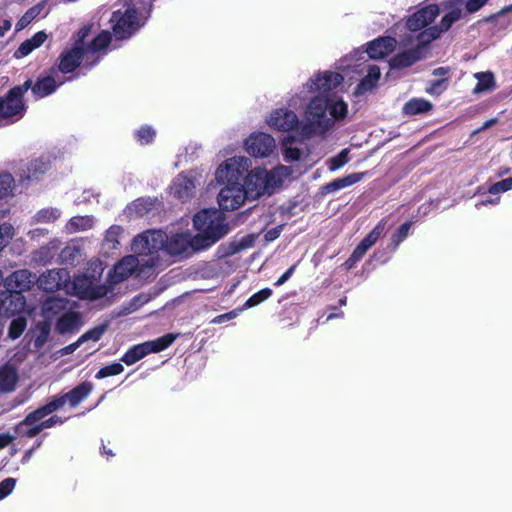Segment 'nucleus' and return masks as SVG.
Returning a JSON list of instances; mask_svg holds the SVG:
<instances>
[{"mask_svg": "<svg viewBox=\"0 0 512 512\" xmlns=\"http://www.w3.org/2000/svg\"><path fill=\"white\" fill-rule=\"evenodd\" d=\"M54 73L38 77L33 83L27 79L23 84L12 87L4 96H0V127L10 125L22 119L27 112L25 93L31 89L35 99H42L53 94L63 82H56Z\"/></svg>", "mask_w": 512, "mask_h": 512, "instance_id": "nucleus-1", "label": "nucleus"}, {"mask_svg": "<svg viewBox=\"0 0 512 512\" xmlns=\"http://www.w3.org/2000/svg\"><path fill=\"white\" fill-rule=\"evenodd\" d=\"M151 10L152 0H130L124 10L114 11L110 22L116 39H130L145 25Z\"/></svg>", "mask_w": 512, "mask_h": 512, "instance_id": "nucleus-2", "label": "nucleus"}, {"mask_svg": "<svg viewBox=\"0 0 512 512\" xmlns=\"http://www.w3.org/2000/svg\"><path fill=\"white\" fill-rule=\"evenodd\" d=\"M243 158H229L224 161L216 170L218 180L230 182L241 174ZM247 198V192L239 183H229L223 187L218 194V204L222 210L233 211L238 209Z\"/></svg>", "mask_w": 512, "mask_h": 512, "instance_id": "nucleus-3", "label": "nucleus"}, {"mask_svg": "<svg viewBox=\"0 0 512 512\" xmlns=\"http://www.w3.org/2000/svg\"><path fill=\"white\" fill-rule=\"evenodd\" d=\"M193 224L200 232L192 240L195 249L209 247L229 232L228 224L216 211L205 209L197 212L194 215Z\"/></svg>", "mask_w": 512, "mask_h": 512, "instance_id": "nucleus-4", "label": "nucleus"}, {"mask_svg": "<svg viewBox=\"0 0 512 512\" xmlns=\"http://www.w3.org/2000/svg\"><path fill=\"white\" fill-rule=\"evenodd\" d=\"M167 236L156 230H147L136 236L132 241V250L139 256L152 255L165 246Z\"/></svg>", "mask_w": 512, "mask_h": 512, "instance_id": "nucleus-5", "label": "nucleus"}, {"mask_svg": "<svg viewBox=\"0 0 512 512\" xmlns=\"http://www.w3.org/2000/svg\"><path fill=\"white\" fill-rule=\"evenodd\" d=\"M85 56V48L81 45H73L64 49L58 56L57 65L52 66L49 71H59L63 74L73 73L82 64Z\"/></svg>", "mask_w": 512, "mask_h": 512, "instance_id": "nucleus-6", "label": "nucleus"}, {"mask_svg": "<svg viewBox=\"0 0 512 512\" xmlns=\"http://www.w3.org/2000/svg\"><path fill=\"white\" fill-rule=\"evenodd\" d=\"M329 107V97L327 95H317L313 97L306 110L307 119L317 121L324 131H329L333 127V120L327 117Z\"/></svg>", "mask_w": 512, "mask_h": 512, "instance_id": "nucleus-7", "label": "nucleus"}, {"mask_svg": "<svg viewBox=\"0 0 512 512\" xmlns=\"http://www.w3.org/2000/svg\"><path fill=\"white\" fill-rule=\"evenodd\" d=\"M276 147L274 138L264 132L251 134L245 140V149L252 157H268Z\"/></svg>", "mask_w": 512, "mask_h": 512, "instance_id": "nucleus-8", "label": "nucleus"}, {"mask_svg": "<svg viewBox=\"0 0 512 512\" xmlns=\"http://www.w3.org/2000/svg\"><path fill=\"white\" fill-rule=\"evenodd\" d=\"M344 81L342 74L338 72L325 71L318 73L314 79L307 82V89L309 92H319V95H327L328 93Z\"/></svg>", "mask_w": 512, "mask_h": 512, "instance_id": "nucleus-9", "label": "nucleus"}, {"mask_svg": "<svg viewBox=\"0 0 512 512\" xmlns=\"http://www.w3.org/2000/svg\"><path fill=\"white\" fill-rule=\"evenodd\" d=\"M138 260L133 255H128L119 260L108 272L107 282L113 287L128 279L136 270Z\"/></svg>", "mask_w": 512, "mask_h": 512, "instance_id": "nucleus-10", "label": "nucleus"}, {"mask_svg": "<svg viewBox=\"0 0 512 512\" xmlns=\"http://www.w3.org/2000/svg\"><path fill=\"white\" fill-rule=\"evenodd\" d=\"M38 277L28 269L14 271L7 277L5 284L7 289L13 293L21 294L29 291L34 284H37Z\"/></svg>", "mask_w": 512, "mask_h": 512, "instance_id": "nucleus-11", "label": "nucleus"}, {"mask_svg": "<svg viewBox=\"0 0 512 512\" xmlns=\"http://www.w3.org/2000/svg\"><path fill=\"white\" fill-rule=\"evenodd\" d=\"M438 14L439 7L437 4L426 5L409 16L406 27L412 32L419 31L431 24Z\"/></svg>", "mask_w": 512, "mask_h": 512, "instance_id": "nucleus-12", "label": "nucleus"}, {"mask_svg": "<svg viewBox=\"0 0 512 512\" xmlns=\"http://www.w3.org/2000/svg\"><path fill=\"white\" fill-rule=\"evenodd\" d=\"M268 124L278 131L289 132L298 126L299 119L295 112L278 108L270 114Z\"/></svg>", "mask_w": 512, "mask_h": 512, "instance_id": "nucleus-13", "label": "nucleus"}, {"mask_svg": "<svg viewBox=\"0 0 512 512\" xmlns=\"http://www.w3.org/2000/svg\"><path fill=\"white\" fill-rule=\"evenodd\" d=\"M40 419L36 416V414L32 411L28 413L23 420L18 422L14 427V437L15 440L18 438H27L31 439L36 437L41 433L40 428L38 426V422Z\"/></svg>", "mask_w": 512, "mask_h": 512, "instance_id": "nucleus-14", "label": "nucleus"}, {"mask_svg": "<svg viewBox=\"0 0 512 512\" xmlns=\"http://www.w3.org/2000/svg\"><path fill=\"white\" fill-rule=\"evenodd\" d=\"M424 57L420 46L400 52L390 59L391 69L401 70L412 66Z\"/></svg>", "mask_w": 512, "mask_h": 512, "instance_id": "nucleus-15", "label": "nucleus"}, {"mask_svg": "<svg viewBox=\"0 0 512 512\" xmlns=\"http://www.w3.org/2000/svg\"><path fill=\"white\" fill-rule=\"evenodd\" d=\"M395 44L393 37H379L368 43L367 54L371 59H382L393 52Z\"/></svg>", "mask_w": 512, "mask_h": 512, "instance_id": "nucleus-16", "label": "nucleus"}, {"mask_svg": "<svg viewBox=\"0 0 512 512\" xmlns=\"http://www.w3.org/2000/svg\"><path fill=\"white\" fill-rule=\"evenodd\" d=\"M62 272L61 270H48L42 273L37 280L39 289L45 292H55L62 287Z\"/></svg>", "mask_w": 512, "mask_h": 512, "instance_id": "nucleus-17", "label": "nucleus"}, {"mask_svg": "<svg viewBox=\"0 0 512 512\" xmlns=\"http://www.w3.org/2000/svg\"><path fill=\"white\" fill-rule=\"evenodd\" d=\"M364 176V173H352L347 176L337 178L321 187V193L323 195L336 192L338 190L349 187L359 182Z\"/></svg>", "mask_w": 512, "mask_h": 512, "instance_id": "nucleus-18", "label": "nucleus"}, {"mask_svg": "<svg viewBox=\"0 0 512 512\" xmlns=\"http://www.w3.org/2000/svg\"><path fill=\"white\" fill-rule=\"evenodd\" d=\"M93 384L90 381H83L69 392L64 393L66 402L71 408L78 406L92 392Z\"/></svg>", "mask_w": 512, "mask_h": 512, "instance_id": "nucleus-19", "label": "nucleus"}, {"mask_svg": "<svg viewBox=\"0 0 512 512\" xmlns=\"http://www.w3.org/2000/svg\"><path fill=\"white\" fill-rule=\"evenodd\" d=\"M47 39V34L44 31L36 32L31 38L23 41L17 50L14 52V57L17 59L28 56L33 50L39 48Z\"/></svg>", "mask_w": 512, "mask_h": 512, "instance_id": "nucleus-20", "label": "nucleus"}, {"mask_svg": "<svg viewBox=\"0 0 512 512\" xmlns=\"http://www.w3.org/2000/svg\"><path fill=\"white\" fill-rule=\"evenodd\" d=\"M433 109V104L424 98H412L408 100L402 108V113L406 116H415L428 114Z\"/></svg>", "mask_w": 512, "mask_h": 512, "instance_id": "nucleus-21", "label": "nucleus"}, {"mask_svg": "<svg viewBox=\"0 0 512 512\" xmlns=\"http://www.w3.org/2000/svg\"><path fill=\"white\" fill-rule=\"evenodd\" d=\"M18 382V373L15 367L5 364L0 367V391L12 392Z\"/></svg>", "mask_w": 512, "mask_h": 512, "instance_id": "nucleus-22", "label": "nucleus"}, {"mask_svg": "<svg viewBox=\"0 0 512 512\" xmlns=\"http://www.w3.org/2000/svg\"><path fill=\"white\" fill-rule=\"evenodd\" d=\"M66 403L67 402L64 397V394L56 395V396L51 397L44 405L33 410V412L36 414V416L40 420H42L46 416L63 408Z\"/></svg>", "mask_w": 512, "mask_h": 512, "instance_id": "nucleus-23", "label": "nucleus"}, {"mask_svg": "<svg viewBox=\"0 0 512 512\" xmlns=\"http://www.w3.org/2000/svg\"><path fill=\"white\" fill-rule=\"evenodd\" d=\"M381 76L380 68L377 65H370L367 75L357 85V92L365 93L376 87Z\"/></svg>", "mask_w": 512, "mask_h": 512, "instance_id": "nucleus-24", "label": "nucleus"}, {"mask_svg": "<svg viewBox=\"0 0 512 512\" xmlns=\"http://www.w3.org/2000/svg\"><path fill=\"white\" fill-rule=\"evenodd\" d=\"M175 196L180 200H187L192 196L195 184L192 179L179 177L173 182Z\"/></svg>", "mask_w": 512, "mask_h": 512, "instance_id": "nucleus-25", "label": "nucleus"}, {"mask_svg": "<svg viewBox=\"0 0 512 512\" xmlns=\"http://www.w3.org/2000/svg\"><path fill=\"white\" fill-rule=\"evenodd\" d=\"M474 76L478 80L477 84L473 89L474 93H482L485 91H492L495 89L496 82L494 74L492 72H478Z\"/></svg>", "mask_w": 512, "mask_h": 512, "instance_id": "nucleus-26", "label": "nucleus"}, {"mask_svg": "<svg viewBox=\"0 0 512 512\" xmlns=\"http://www.w3.org/2000/svg\"><path fill=\"white\" fill-rule=\"evenodd\" d=\"M175 339L176 335L168 333L155 340L146 341L144 343L149 354L159 353L167 349L169 346H171Z\"/></svg>", "mask_w": 512, "mask_h": 512, "instance_id": "nucleus-27", "label": "nucleus"}, {"mask_svg": "<svg viewBox=\"0 0 512 512\" xmlns=\"http://www.w3.org/2000/svg\"><path fill=\"white\" fill-rule=\"evenodd\" d=\"M148 354L149 353L145 343L136 344L125 352L121 358V361H123L126 365H133Z\"/></svg>", "mask_w": 512, "mask_h": 512, "instance_id": "nucleus-28", "label": "nucleus"}, {"mask_svg": "<svg viewBox=\"0 0 512 512\" xmlns=\"http://www.w3.org/2000/svg\"><path fill=\"white\" fill-rule=\"evenodd\" d=\"M79 317L76 313L69 312L62 315L56 322V330L60 334L71 332L78 325Z\"/></svg>", "mask_w": 512, "mask_h": 512, "instance_id": "nucleus-29", "label": "nucleus"}, {"mask_svg": "<svg viewBox=\"0 0 512 512\" xmlns=\"http://www.w3.org/2000/svg\"><path fill=\"white\" fill-rule=\"evenodd\" d=\"M189 241L183 234L173 235L167 242V250L174 255L182 254L186 251Z\"/></svg>", "mask_w": 512, "mask_h": 512, "instance_id": "nucleus-30", "label": "nucleus"}, {"mask_svg": "<svg viewBox=\"0 0 512 512\" xmlns=\"http://www.w3.org/2000/svg\"><path fill=\"white\" fill-rule=\"evenodd\" d=\"M111 39V33L103 30L89 43L87 50L92 53L99 52L109 46Z\"/></svg>", "mask_w": 512, "mask_h": 512, "instance_id": "nucleus-31", "label": "nucleus"}, {"mask_svg": "<svg viewBox=\"0 0 512 512\" xmlns=\"http://www.w3.org/2000/svg\"><path fill=\"white\" fill-rule=\"evenodd\" d=\"M43 4L38 3L29 8L16 23V30L20 31L26 28L43 10Z\"/></svg>", "mask_w": 512, "mask_h": 512, "instance_id": "nucleus-32", "label": "nucleus"}, {"mask_svg": "<svg viewBox=\"0 0 512 512\" xmlns=\"http://www.w3.org/2000/svg\"><path fill=\"white\" fill-rule=\"evenodd\" d=\"M449 8H451V10L442 17L439 23L441 30L445 32H447L455 22L462 18V10L459 7L453 8L452 3H450Z\"/></svg>", "mask_w": 512, "mask_h": 512, "instance_id": "nucleus-33", "label": "nucleus"}, {"mask_svg": "<svg viewBox=\"0 0 512 512\" xmlns=\"http://www.w3.org/2000/svg\"><path fill=\"white\" fill-rule=\"evenodd\" d=\"M328 111L333 121L341 120L346 117L348 112V106L343 100L333 102L332 99L329 98Z\"/></svg>", "mask_w": 512, "mask_h": 512, "instance_id": "nucleus-34", "label": "nucleus"}, {"mask_svg": "<svg viewBox=\"0 0 512 512\" xmlns=\"http://www.w3.org/2000/svg\"><path fill=\"white\" fill-rule=\"evenodd\" d=\"M294 140L295 138L293 136H287L283 139V152L286 162L298 161L301 158L302 152L299 148L288 146V144H291Z\"/></svg>", "mask_w": 512, "mask_h": 512, "instance_id": "nucleus-35", "label": "nucleus"}, {"mask_svg": "<svg viewBox=\"0 0 512 512\" xmlns=\"http://www.w3.org/2000/svg\"><path fill=\"white\" fill-rule=\"evenodd\" d=\"M156 136V131L149 125L141 126L135 132V138L140 145L151 144Z\"/></svg>", "mask_w": 512, "mask_h": 512, "instance_id": "nucleus-36", "label": "nucleus"}, {"mask_svg": "<svg viewBox=\"0 0 512 512\" xmlns=\"http://www.w3.org/2000/svg\"><path fill=\"white\" fill-rule=\"evenodd\" d=\"M109 291L106 285L87 286L81 291L83 297L90 300H97L107 295Z\"/></svg>", "mask_w": 512, "mask_h": 512, "instance_id": "nucleus-37", "label": "nucleus"}, {"mask_svg": "<svg viewBox=\"0 0 512 512\" xmlns=\"http://www.w3.org/2000/svg\"><path fill=\"white\" fill-rule=\"evenodd\" d=\"M385 224L380 221L360 242L369 250L380 238Z\"/></svg>", "mask_w": 512, "mask_h": 512, "instance_id": "nucleus-38", "label": "nucleus"}, {"mask_svg": "<svg viewBox=\"0 0 512 512\" xmlns=\"http://www.w3.org/2000/svg\"><path fill=\"white\" fill-rule=\"evenodd\" d=\"M26 326L27 321L25 318L18 317L13 319L8 328V337L13 340L19 338L25 331Z\"/></svg>", "mask_w": 512, "mask_h": 512, "instance_id": "nucleus-39", "label": "nucleus"}, {"mask_svg": "<svg viewBox=\"0 0 512 512\" xmlns=\"http://www.w3.org/2000/svg\"><path fill=\"white\" fill-rule=\"evenodd\" d=\"M14 178L8 172L0 173V199L12 195Z\"/></svg>", "mask_w": 512, "mask_h": 512, "instance_id": "nucleus-40", "label": "nucleus"}, {"mask_svg": "<svg viewBox=\"0 0 512 512\" xmlns=\"http://www.w3.org/2000/svg\"><path fill=\"white\" fill-rule=\"evenodd\" d=\"M50 168V162L43 158H38L31 161L28 171L30 177L38 179L39 175L44 174Z\"/></svg>", "mask_w": 512, "mask_h": 512, "instance_id": "nucleus-41", "label": "nucleus"}, {"mask_svg": "<svg viewBox=\"0 0 512 512\" xmlns=\"http://www.w3.org/2000/svg\"><path fill=\"white\" fill-rule=\"evenodd\" d=\"M107 328H108L107 323L98 325V326L86 331L84 334H82L79 337L80 341L82 342V344L89 340L97 342L102 338V336L106 332Z\"/></svg>", "mask_w": 512, "mask_h": 512, "instance_id": "nucleus-42", "label": "nucleus"}, {"mask_svg": "<svg viewBox=\"0 0 512 512\" xmlns=\"http://www.w3.org/2000/svg\"><path fill=\"white\" fill-rule=\"evenodd\" d=\"M272 294H273L272 289L263 288V289L259 290L258 292L254 293L252 296H250L247 299V301L245 302L244 306L246 308H251V307L257 306L260 303L267 300Z\"/></svg>", "mask_w": 512, "mask_h": 512, "instance_id": "nucleus-43", "label": "nucleus"}, {"mask_svg": "<svg viewBox=\"0 0 512 512\" xmlns=\"http://www.w3.org/2000/svg\"><path fill=\"white\" fill-rule=\"evenodd\" d=\"M325 132L326 131L318 126L317 121L313 119H307V122L300 127V135L307 139L311 138L316 133L324 134Z\"/></svg>", "mask_w": 512, "mask_h": 512, "instance_id": "nucleus-44", "label": "nucleus"}, {"mask_svg": "<svg viewBox=\"0 0 512 512\" xmlns=\"http://www.w3.org/2000/svg\"><path fill=\"white\" fill-rule=\"evenodd\" d=\"M124 371V367L119 362H114L112 364L106 365L96 373L95 377L97 379H103L109 376H115L121 374Z\"/></svg>", "mask_w": 512, "mask_h": 512, "instance_id": "nucleus-45", "label": "nucleus"}, {"mask_svg": "<svg viewBox=\"0 0 512 512\" xmlns=\"http://www.w3.org/2000/svg\"><path fill=\"white\" fill-rule=\"evenodd\" d=\"M412 226L411 221H407L403 223L391 236V244L394 248H397L398 245L408 236L409 230Z\"/></svg>", "mask_w": 512, "mask_h": 512, "instance_id": "nucleus-46", "label": "nucleus"}, {"mask_svg": "<svg viewBox=\"0 0 512 512\" xmlns=\"http://www.w3.org/2000/svg\"><path fill=\"white\" fill-rule=\"evenodd\" d=\"M511 189H512V177H509V178L503 179L501 181H498V182L492 184L489 187L488 192L490 194L497 195L501 192H506Z\"/></svg>", "mask_w": 512, "mask_h": 512, "instance_id": "nucleus-47", "label": "nucleus"}, {"mask_svg": "<svg viewBox=\"0 0 512 512\" xmlns=\"http://www.w3.org/2000/svg\"><path fill=\"white\" fill-rule=\"evenodd\" d=\"M59 217V211L54 208H45L37 212L36 218L39 222H54Z\"/></svg>", "mask_w": 512, "mask_h": 512, "instance_id": "nucleus-48", "label": "nucleus"}, {"mask_svg": "<svg viewBox=\"0 0 512 512\" xmlns=\"http://www.w3.org/2000/svg\"><path fill=\"white\" fill-rule=\"evenodd\" d=\"M348 153V149H343L337 156L332 157L330 159V170H337L344 166L349 161Z\"/></svg>", "mask_w": 512, "mask_h": 512, "instance_id": "nucleus-49", "label": "nucleus"}, {"mask_svg": "<svg viewBox=\"0 0 512 512\" xmlns=\"http://www.w3.org/2000/svg\"><path fill=\"white\" fill-rule=\"evenodd\" d=\"M12 236L13 227L10 224L4 223L0 225V252L6 247Z\"/></svg>", "mask_w": 512, "mask_h": 512, "instance_id": "nucleus-50", "label": "nucleus"}, {"mask_svg": "<svg viewBox=\"0 0 512 512\" xmlns=\"http://www.w3.org/2000/svg\"><path fill=\"white\" fill-rule=\"evenodd\" d=\"M65 308V300L61 298H49L45 304L44 309L46 312L57 313L59 310Z\"/></svg>", "mask_w": 512, "mask_h": 512, "instance_id": "nucleus-51", "label": "nucleus"}, {"mask_svg": "<svg viewBox=\"0 0 512 512\" xmlns=\"http://www.w3.org/2000/svg\"><path fill=\"white\" fill-rule=\"evenodd\" d=\"M66 421L65 418H61L60 416L53 415L45 420H40L38 422V426L40 428V431L42 432L45 429L52 428L56 425H62Z\"/></svg>", "mask_w": 512, "mask_h": 512, "instance_id": "nucleus-52", "label": "nucleus"}, {"mask_svg": "<svg viewBox=\"0 0 512 512\" xmlns=\"http://www.w3.org/2000/svg\"><path fill=\"white\" fill-rule=\"evenodd\" d=\"M16 480L14 478H6L0 482V500L7 497L15 488Z\"/></svg>", "mask_w": 512, "mask_h": 512, "instance_id": "nucleus-53", "label": "nucleus"}, {"mask_svg": "<svg viewBox=\"0 0 512 512\" xmlns=\"http://www.w3.org/2000/svg\"><path fill=\"white\" fill-rule=\"evenodd\" d=\"M448 82L447 78L432 80L430 82L429 88L426 89L427 93L429 94H436L439 95L443 92V90L446 89V84Z\"/></svg>", "mask_w": 512, "mask_h": 512, "instance_id": "nucleus-54", "label": "nucleus"}, {"mask_svg": "<svg viewBox=\"0 0 512 512\" xmlns=\"http://www.w3.org/2000/svg\"><path fill=\"white\" fill-rule=\"evenodd\" d=\"M489 0H467L465 3V10L468 14L478 12L484 7Z\"/></svg>", "mask_w": 512, "mask_h": 512, "instance_id": "nucleus-55", "label": "nucleus"}, {"mask_svg": "<svg viewBox=\"0 0 512 512\" xmlns=\"http://www.w3.org/2000/svg\"><path fill=\"white\" fill-rule=\"evenodd\" d=\"M91 32V26L90 25H84L76 34V41L74 45H81L84 47V41L88 37V35Z\"/></svg>", "mask_w": 512, "mask_h": 512, "instance_id": "nucleus-56", "label": "nucleus"}, {"mask_svg": "<svg viewBox=\"0 0 512 512\" xmlns=\"http://www.w3.org/2000/svg\"><path fill=\"white\" fill-rule=\"evenodd\" d=\"M134 206H135L137 213H139L140 215H144L149 212V210L151 209L152 203L149 202L148 200L137 199L134 202Z\"/></svg>", "mask_w": 512, "mask_h": 512, "instance_id": "nucleus-57", "label": "nucleus"}, {"mask_svg": "<svg viewBox=\"0 0 512 512\" xmlns=\"http://www.w3.org/2000/svg\"><path fill=\"white\" fill-rule=\"evenodd\" d=\"M443 32L444 31L441 30V26L438 24L436 26H432V27L426 29L422 33V35H427L428 40L431 41V40H435L436 38H438L440 36V34Z\"/></svg>", "mask_w": 512, "mask_h": 512, "instance_id": "nucleus-58", "label": "nucleus"}, {"mask_svg": "<svg viewBox=\"0 0 512 512\" xmlns=\"http://www.w3.org/2000/svg\"><path fill=\"white\" fill-rule=\"evenodd\" d=\"M296 269V264H293L291 267H289L274 283V286H281L286 281L289 280V278L293 275L294 271Z\"/></svg>", "mask_w": 512, "mask_h": 512, "instance_id": "nucleus-59", "label": "nucleus"}, {"mask_svg": "<svg viewBox=\"0 0 512 512\" xmlns=\"http://www.w3.org/2000/svg\"><path fill=\"white\" fill-rule=\"evenodd\" d=\"M281 231H282V225L276 226V227L268 230L264 235L265 241L271 242V241L276 240L280 236Z\"/></svg>", "mask_w": 512, "mask_h": 512, "instance_id": "nucleus-60", "label": "nucleus"}, {"mask_svg": "<svg viewBox=\"0 0 512 512\" xmlns=\"http://www.w3.org/2000/svg\"><path fill=\"white\" fill-rule=\"evenodd\" d=\"M15 441L14 434H10L9 432L0 434V450L12 444Z\"/></svg>", "mask_w": 512, "mask_h": 512, "instance_id": "nucleus-61", "label": "nucleus"}, {"mask_svg": "<svg viewBox=\"0 0 512 512\" xmlns=\"http://www.w3.org/2000/svg\"><path fill=\"white\" fill-rule=\"evenodd\" d=\"M368 249L362 244L361 242L355 247V249L352 252V256L356 258V260L360 261L363 256L366 254Z\"/></svg>", "mask_w": 512, "mask_h": 512, "instance_id": "nucleus-62", "label": "nucleus"}, {"mask_svg": "<svg viewBox=\"0 0 512 512\" xmlns=\"http://www.w3.org/2000/svg\"><path fill=\"white\" fill-rule=\"evenodd\" d=\"M60 256L64 261H68V260L73 261L74 260V250L71 249L70 247H66L61 251Z\"/></svg>", "mask_w": 512, "mask_h": 512, "instance_id": "nucleus-63", "label": "nucleus"}, {"mask_svg": "<svg viewBox=\"0 0 512 512\" xmlns=\"http://www.w3.org/2000/svg\"><path fill=\"white\" fill-rule=\"evenodd\" d=\"M358 262L359 261L356 260V258H354L352 255H350L349 258L342 264V267L345 270L349 271V270L353 269Z\"/></svg>", "mask_w": 512, "mask_h": 512, "instance_id": "nucleus-64", "label": "nucleus"}]
</instances>
